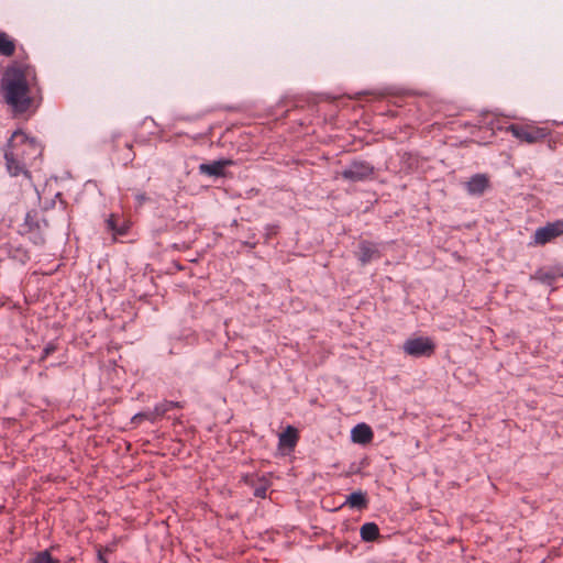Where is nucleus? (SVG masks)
<instances>
[{"mask_svg":"<svg viewBox=\"0 0 563 563\" xmlns=\"http://www.w3.org/2000/svg\"><path fill=\"white\" fill-rule=\"evenodd\" d=\"M2 89L5 101L16 113L34 111L42 102L36 71L30 65L9 68L3 78Z\"/></svg>","mask_w":563,"mask_h":563,"instance_id":"obj_1","label":"nucleus"},{"mask_svg":"<svg viewBox=\"0 0 563 563\" xmlns=\"http://www.w3.org/2000/svg\"><path fill=\"white\" fill-rule=\"evenodd\" d=\"M42 146L34 139L22 131H15L4 154L9 174L13 177L24 176L31 179L29 167L42 156Z\"/></svg>","mask_w":563,"mask_h":563,"instance_id":"obj_2","label":"nucleus"},{"mask_svg":"<svg viewBox=\"0 0 563 563\" xmlns=\"http://www.w3.org/2000/svg\"><path fill=\"white\" fill-rule=\"evenodd\" d=\"M508 131L520 142L528 144L542 142L550 135V130L547 126L534 122L514 123Z\"/></svg>","mask_w":563,"mask_h":563,"instance_id":"obj_3","label":"nucleus"},{"mask_svg":"<svg viewBox=\"0 0 563 563\" xmlns=\"http://www.w3.org/2000/svg\"><path fill=\"white\" fill-rule=\"evenodd\" d=\"M563 235V219L548 222L536 230L532 235L531 245L544 246Z\"/></svg>","mask_w":563,"mask_h":563,"instance_id":"obj_4","label":"nucleus"},{"mask_svg":"<svg viewBox=\"0 0 563 563\" xmlns=\"http://www.w3.org/2000/svg\"><path fill=\"white\" fill-rule=\"evenodd\" d=\"M404 352L413 357H430L435 352V343L431 338L418 336L410 338L404 343Z\"/></svg>","mask_w":563,"mask_h":563,"instance_id":"obj_5","label":"nucleus"},{"mask_svg":"<svg viewBox=\"0 0 563 563\" xmlns=\"http://www.w3.org/2000/svg\"><path fill=\"white\" fill-rule=\"evenodd\" d=\"M176 408H183V405L178 401L165 400L156 405L152 411L136 413L132 418V422L139 423L143 420L156 422L158 419L163 418L168 411Z\"/></svg>","mask_w":563,"mask_h":563,"instance_id":"obj_6","label":"nucleus"},{"mask_svg":"<svg viewBox=\"0 0 563 563\" xmlns=\"http://www.w3.org/2000/svg\"><path fill=\"white\" fill-rule=\"evenodd\" d=\"M374 174V167L366 162H353L341 176L351 181H362L371 178Z\"/></svg>","mask_w":563,"mask_h":563,"instance_id":"obj_7","label":"nucleus"},{"mask_svg":"<svg viewBox=\"0 0 563 563\" xmlns=\"http://www.w3.org/2000/svg\"><path fill=\"white\" fill-rule=\"evenodd\" d=\"M300 439L297 428L287 426L283 432L278 434V451L284 454H290Z\"/></svg>","mask_w":563,"mask_h":563,"instance_id":"obj_8","label":"nucleus"},{"mask_svg":"<svg viewBox=\"0 0 563 563\" xmlns=\"http://www.w3.org/2000/svg\"><path fill=\"white\" fill-rule=\"evenodd\" d=\"M107 227L115 236L126 235L132 227V222L129 219L122 218L119 214L111 213L107 219Z\"/></svg>","mask_w":563,"mask_h":563,"instance_id":"obj_9","label":"nucleus"},{"mask_svg":"<svg viewBox=\"0 0 563 563\" xmlns=\"http://www.w3.org/2000/svg\"><path fill=\"white\" fill-rule=\"evenodd\" d=\"M489 187V178L485 174H476L466 183V189L470 195H483Z\"/></svg>","mask_w":563,"mask_h":563,"instance_id":"obj_10","label":"nucleus"},{"mask_svg":"<svg viewBox=\"0 0 563 563\" xmlns=\"http://www.w3.org/2000/svg\"><path fill=\"white\" fill-rule=\"evenodd\" d=\"M351 438L354 443L368 444L372 442L374 433L368 424L358 423L352 429Z\"/></svg>","mask_w":563,"mask_h":563,"instance_id":"obj_11","label":"nucleus"},{"mask_svg":"<svg viewBox=\"0 0 563 563\" xmlns=\"http://www.w3.org/2000/svg\"><path fill=\"white\" fill-rule=\"evenodd\" d=\"M232 164L233 162L231 159H220L210 164H201L199 169L202 174L221 177L224 176V168Z\"/></svg>","mask_w":563,"mask_h":563,"instance_id":"obj_12","label":"nucleus"},{"mask_svg":"<svg viewBox=\"0 0 563 563\" xmlns=\"http://www.w3.org/2000/svg\"><path fill=\"white\" fill-rule=\"evenodd\" d=\"M357 256L363 264H366L371 262L373 258L379 257V252L373 242L362 241L358 245Z\"/></svg>","mask_w":563,"mask_h":563,"instance_id":"obj_13","label":"nucleus"},{"mask_svg":"<svg viewBox=\"0 0 563 563\" xmlns=\"http://www.w3.org/2000/svg\"><path fill=\"white\" fill-rule=\"evenodd\" d=\"M344 505H347L351 508L365 509L367 508L368 500L366 494L358 490L352 493L347 498Z\"/></svg>","mask_w":563,"mask_h":563,"instance_id":"obj_14","label":"nucleus"},{"mask_svg":"<svg viewBox=\"0 0 563 563\" xmlns=\"http://www.w3.org/2000/svg\"><path fill=\"white\" fill-rule=\"evenodd\" d=\"M360 533L363 541L373 542L379 537V528L374 522H367L361 527Z\"/></svg>","mask_w":563,"mask_h":563,"instance_id":"obj_15","label":"nucleus"},{"mask_svg":"<svg viewBox=\"0 0 563 563\" xmlns=\"http://www.w3.org/2000/svg\"><path fill=\"white\" fill-rule=\"evenodd\" d=\"M15 52V45L12 40L4 33L0 34V55L10 57Z\"/></svg>","mask_w":563,"mask_h":563,"instance_id":"obj_16","label":"nucleus"},{"mask_svg":"<svg viewBox=\"0 0 563 563\" xmlns=\"http://www.w3.org/2000/svg\"><path fill=\"white\" fill-rule=\"evenodd\" d=\"M31 563H59L57 559H54L48 550L37 552Z\"/></svg>","mask_w":563,"mask_h":563,"instance_id":"obj_17","label":"nucleus"},{"mask_svg":"<svg viewBox=\"0 0 563 563\" xmlns=\"http://www.w3.org/2000/svg\"><path fill=\"white\" fill-rule=\"evenodd\" d=\"M58 349L57 344L54 342H49L45 345L42 352L41 361L46 360L51 354H53Z\"/></svg>","mask_w":563,"mask_h":563,"instance_id":"obj_18","label":"nucleus"},{"mask_svg":"<svg viewBox=\"0 0 563 563\" xmlns=\"http://www.w3.org/2000/svg\"><path fill=\"white\" fill-rule=\"evenodd\" d=\"M539 279L541 282L550 283V282L554 280V275L551 274V273H541V272H539Z\"/></svg>","mask_w":563,"mask_h":563,"instance_id":"obj_19","label":"nucleus"},{"mask_svg":"<svg viewBox=\"0 0 563 563\" xmlns=\"http://www.w3.org/2000/svg\"><path fill=\"white\" fill-rule=\"evenodd\" d=\"M98 561H99V563H108L106 556L103 555V551L101 548H98Z\"/></svg>","mask_w":563,"mask_h":563,"instance_id":"obj_20","label":"nucleus"},{"mask_svg":"<svg viewBox=\"0 0 563 563\" xmlns=\"http://www.w3.org/2000/svg\"><path fill=\"white\" fill-rule=\"evenodd\" d=\"M100 548H101V549H102V551H103V555H104L106 553H109V552H112V551H113V549H112V548H108V547H107V548H102V547H100Z\"/></svg>","mask_w":563,"mask_h":563,"instance_id":"obj_21","label":"nucleus"},{"mask_svg":"<svg viewBox=\"0 0 563 563\" xmlns=\"http://www.w3.org/2000/svg\"><path fill=\"white\" fill-rule=\"evenodd\" d=\"M144 200H146V196H145V194L140 195V196H139V201H140V202H143Z\"/></svg>","mask_w":563,"mask_h":563,"instance_id":"obj_22","label":"nucleus"}]
</instances>
